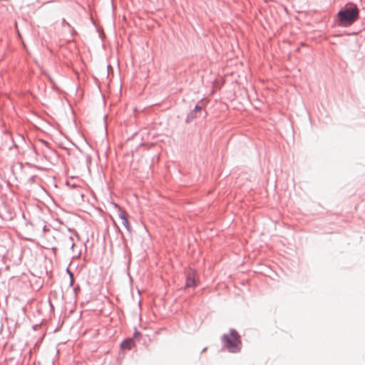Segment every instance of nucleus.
Wrapping results in <instances>:
<instances>
[{
  "mask_svg": "<svg viewBox=\"0 0 365 365\" xmlns=\"http://www.w3.org/2000/svg\"><path fill=\"white\" fill-rule=\"evenodd\" d=\"M134 345L135 342L133 339H127L122 342L120 346L123 349H130Z\"/></svg>",
  "mask_w": 365,
  "mask_h": 365,
  "instance_id": "nucleus-6",
  "label": "nucleus"
},
{
  "mask_svg": "<svg viewBox=\"0 0 365 365\" xmlns=\"http://www.w3.org/2000/svg\"><path fill=\"white\" fill-rule=\"evenodd\" d=\"M201 109H202L201 106H196L195 108V111L198 112V111L201 110Z\"/></svg>",
  "mask_w": 365,
  "mask_h": 365,
  "instance_id": "nucleus-7",
  "label": "nucleus"
},
{
  "mask_svg": "<svg viewBox=\"0 0 365 365\" xmlns=\"http://www.w3.org/2000/svg\"><path fill=\"white\" fill-rule=\"evenodd\" d=\"M91 23H92V24H94V23H95V21H94L92 19H91Z\"/></svg>",
  "mask_w": 365,
  "mask_h": 365,
  "instance_id": "nucleus-10",
  "label": "nucleus"
},
{
  "mask_svg": "<svg viewBox=\"0 0 365 365\" xmlns=\"http://www.w3.org/2000/svg\"><path fill=\"white\" fill-rule=\"evenodd\" d=\"M197 277L196 272L192 269H190L186 276V284L185 288L195 287L197 284Z\"/></svg>",
  "mask_w": 365,
  "mask_h": 365,
  "instance_id": "nucleus-4",
  "label": "nucleus"
},
{
  "mask_svg": "<svg viewBox=\"0 0 365 365\" xmlns=\"http://www.w3.org/2000/svg\"><path fill=\"white\" fill-rule=\"evenodd\" d=\"M224 341L226 343V346L230 352H237L241 349V342L240 336L237 331L232 330L229 334L223 336Z\"/></svg>",
  "mask_w": 365,
  "mask_h": 365,
  "instance_id": "nucleus-2",
  "label": "nucleus"
},
{
  "mask_svg": "<svg viewBox=\"0 0 365 365\" xmlns=\"http://www.w3.org/2000/svg\"><path fill=\"white\" fill-rule=\"evenodd\" d=\"M359 14L356 5L349 2L340 9L333 23H354L357 20Z\"/></svg>",
  "mask_w": 365,
  "mask_h": 365,
  "instance_id": "nucleus-1",
  "label": "nucleus"
},
{
  "mask_svg": "<svg viewBox=\"0 0 365 365\" xmlns=\"http://www.w3.org/2000/svg\"><path fill=\"white\" fill-rule=\"evenodd\" d=\"M117 223L124 227L127 231H130V225L128 220V214L125 211L119 210L117 217Z\"/></svg>",
  "mask_w": 365,
  "mask_h": 365,
  "instance_id": "nucleus-3",
  "label": "nucleus"
},
{
  "mask_svg": "<svg viewBox=\"0 0 365 365\" xmlns=\"http://www.w3.org/2000/svg\"><path fill=\"white\" fill-rule=\"evenodd\" d=\"M115 6L113 4V0H110V6H108V11L106 14V16H107V18L106 19V21H113V23L115 22Z\"/></svg>",
  "mask_w": 365,
  "mask_h": 365,
  "instance_id": "nucleus-5",
  "label": "nucleus"
},
{
  "mask_svg": "<svg viewBox=\"0 0 365 365\" xmlns=\"http://www.w3.org/2000/svg\"><path fill=\"white\" fill-rule=\"evenodd\" d=\"M62 23L66 24V23H67V22L66 21V20H65L64 19H63V21H62Z\"/></svg>",
  "mask_w": 365,
  "mask_h": 365,
  "instance_id": "nucleus-8",
  "label": "nucleus"
},
{
  "mask_svg": "<svg viewBox=\"0 0 365 365\" xmlns=\"http://www.w3.org/2000/svg\"><path fill=\"white\" fill-rule=\"evenodd\" d=\"M139 334H140V333L137 332V333H135V336H138Z\"/></svg>",
  "mask_w": 365,
  "mask_h": 365,
  "instance_id": "nucleus-9",
  "label": "nucleus"
}]
</instances>
